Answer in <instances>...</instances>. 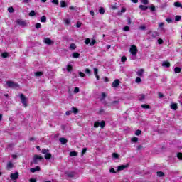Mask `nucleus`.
I'll return each instance as SVG.
<instances>
[{"label": "nucleus", "mask_w": 182, "mask_h": 182, "mask_svg": "<svg viewBox=\"0 0 182 182\" xmlns=\"http://www.w3.org/2000/svg\"><path fill=\"white\" fill-rule=\"evenodd\" d=\"M141 4H144V5L149 4V0H141Z\"/></svg>", "instance_id": "45"}, {"label": "nucleus", "mask_w": 182, "mask_h": 182, "mask_svg": "<svg viewBox=\"0 0 182 182\" xmlns=\"http://www.w3.org/2000/svg\"><path fill=\"white\" fill-rule=\"evenodd\" d=\"M129 167V165H121L119 166L117 168V171H122V170H124V168H127Z\"/></svg>", "instance_id": "12"}, {"label": "nucleus", "mask_w": 182, "mask_h": 182, "mask_svg": "<svg viewBox=\"0 0 182 182\" xmlns=\"http://www.w3.org/2000/svg\"><path fill=\"white\" fill-rule=\"evenodd\" d=\"M175 73H180L181 72V68L180 67H176L174 68Z\"/></svg>", "instance_id": "26"}, {"label": "nucleus", "mask_w": 182, "mask_h": 182, "mask_svg": "<svg viewBox=\"0 0 182 182\" xmlns=\"http://www.w3.org/2000/svg\"><path fill=\"white\" fill-rule=\"evenodd\" d=\"M174 6H176V8H181L182 4H181V3H180L178 1H176L174 3Z\"/></svg>", "instance_id": "24"}, {"label": "nucleus", "mask_w": 182, "mask_h": 182, "mask_svg": "<svg viewBox=\"0 0 182 182\" xmlns=\"http://www.w3.org/2000/svg\"><path fill=\"white\" fill-rule=\"evenodd\" d=\"M85 45H89L90 43V38H86L85 41Z\"/></svg>", "instance_id": "56"}, {"label": "nucleus", "mask_w": 182, "mask_h": 182, "mask_svg": "<svg viewBox=\"0 0 182 182\" xmlns=\"http://www.w3.org/2000/svg\"><path fill=\"white\" fill-rule=\"evenodd\" d=\"M109 172L112 173L113 174H116V171H114V168H113L109 170Z\"/></svg>", "instance_id": "64"}, {"label": "nucleus", "mask_w": 182, "mask_h": 182, "mask_svg": "<svg viewBox=\"0 0 182 182\" xmlns=\"http://www.w3.org/2000/svg\"><path fill=\"white\" fill-rule=\"evenodd\" d=\"M41 153L45 155L46 160H50L52 159V154L49 153V149H42Z\"/></svg>", "instance_id": "1"}, {"label": "nucleus", "mask_w": 182, "mask_h": 182, "mask_svg": "<svg viewBox=\"0 0 182 182\" xmlns=\"http://www.w3.org/2000/svg\"><path fill=\"white\" fill-rule=\"evenodd\" d=\"M14 168V164L12 162H8L7 164V170H11V168Z\"/></svg>", "instance_id": "19"}, {"label": "nucleus", "mask_w": 182, "mask_h": 182, "mask_svg": "<svg viewBox=\"0 0 182 182\" xmlns=\"http://www.w3.org/2000/svg\"><path fill=\"white\" fill-rule=\"evenodd\" d=\"M41 22H43V23L46 22V16H41Z\"/></svg>", "instance_id": "38"}, {"label": "nucleus", "mask_w": 182, "mask_h": 182, "mask_svg": "<svg viewBox=\"0 0 182 182\" xmlns=\"http://www.w3.org/2000/svg\"><path fill=\"white\" fill-rule=\"evenodd\" d=\"M86 151H87V148H83V149L82 151V156H83V154H85L86 153Z\"/></svg>", "instance_id": "59"}, {"label": "nucleus", "mask_w": 182, "mask_h": 182, "mask_svg": "<svg viewBox=\"0 0 182 182\" xmlns=\"http://www.w3.org/2000/svg\"><path fill=\"white\" fill-rule=\"evenodd\" d=\"M171 109H172V110H177V109H178V107L177 106V104L172 103L171 105Z\"/></svg>", "instance_id": "17"}, {"label": "nucleus", "mask_w": 182, "mask_h": 182, "mask_svg": "<svg viewBox=\"0 0 182 182\" xmlns=\"http://www.w3.org/2000/svg\"><path fill=\"white\" fill-rule=\"evenodd\" d=\"M99 12L100 14H101V15H103L105 14V9L103 7H100L99 9Z\"/></svg>", "instance_id": "34"}, {"label": "nucleus", "mask_w": 182, "mask_h": 182, "mask_svg": "<svg viewBox=\"0 0 182 182\" xmlns=\"http://www.w3.org/2000/svg\"><path fill=\"white\" fill-rule=\"evenodd\" d=\"M79 92H80L79 87H75L74 89V93H79Z\"/></svg>", "instance_id": "60"}, {"label": "nucleus", "mask_w": 182, "mask_h": 182, "mask_svg": "<svg viewBox=\"0 0 182 182\" xmlns=\"http://www.w3.org/2000/svg\"><path fill=\"white\" fill-rule=\"evenodd\" d=\"M64 22L65 25H69L70 23V19H64Z\"/></svg>", "instance_id": "53"}, {"label": "nucleus", "mask_w": 182, "mask_h": 182, "mask_svg": "<svg viewBox=\"0 0 182 182\" xmlns=\"http://www.w3.org/2000/svg\"><path fill=\"white\" fill-rule=\"evenodd\" d=\"M175 21H176V22H178L179 21H181V16H176Z\"/></svg>", "instance_id": "37"}, {"label": "nucleus", "mask_w": 182, "mask_h": 182, "mask_svg": "<svg viewBox=\"0 0 182 182\" xmlns=\"http://www.w3.org/2000/svg\"><path fill=\"white\" fill-rule=\"evenodd\" d=\"M131 141H132V143H137V141H139V138L137 137H133L131 139Z\"/></svg>", "instance_id": "31"}, {"label": "nucleus", "mask_w": 182, "mask_h": 182, "mask_svg": "<svg viewBox=\"0 0 182 182\" xmlns=\"http://www.w3.org/2000/svg\"><path fill=\"white\" fill-rule=\"evenodd\" d=\"M148 35L150 36V37L152 39H155V38H157V36H159L160 35V33H159L157 31H149L148 32Z\"/></svg>", "instance_id": "7"}, {"label": "nucleus", "mask_w": 182, "mask_h": 182, "mask_svg": "<svg viewBox=\"0 0 182 182\" xmlns=\"http://www.w3.org/2000/svg\"><path fill=\"white\" fill-rule=\"evenodd\" d=\"M41 26H42V25H41L40 23H36V29H41Z\"/></svg>", "instance_id": "44"}, {"label": "nucleus", "mask_w": 182, "mask_h": 182, "mask_svg": "<svg viewBox=\"0 0 182 182\" xmlns=\"http://www.w3.org/2000/svg\"><path fill=\"white\" fill-rule=\"evenodd\" d=\"M156 174H157L158 177H163V176H164V173H163L161 171H158Z\"/></svg>", "instance_id": "33"}, {"label": "nucleus", "mask_w": 182, "mask_h": 182, "mask_svg": "<svg viewBox=\"0 0 182 182\" xmlns=\"http://www.w3.org/2000/svg\"><path fill=\"white\" fill-rule=\"evenodd\" d=\"M126 11H127L126 7H122L121 11L118 12V15H122V14H124Z\"/></svg>", "instance_id": "21"}, {"label": "nucleus", "mask_w": 182, "mask_h": 182, "mask_svg": "<svg viewBox=\"0 0 182 182\" xmlns=\"http://www.w3.org/2000/svg\"><path fill=\"white\" fill-rule=\"evenodd\" d=\"M8 11L10 14H12L14 12V7H9Z\"/></svg>", "instance_id": "51"}, {"label": "nucleus", "mask_w": 182, "mask_h": 182, "mask_svg": "<svg viewBox=\"0 0 182 182\" xmlns=\"http://www.w3.org/2000/svg\"><path fill=\"white\" fill-rule=\"evenodd\" d=\"M112 157L113 159H117L119 157V155L117 154V153H113Z\"/></svg>", "instance_id": "50"}, {"label": "nucleus", "mask_w": 182, "mask_h": 182, "mask_svg": "<svg viewBox=\"0 0 182 182\" xmlns=\"http://www.w3.org/2000/svg\"><path fill=\"white\" fill-rule=\"evenodd\" d=\"M166 22H168V23H171V22H173V20L170 18H168L166 19Z\"/></svg>", "instance_id": "63"}, {"label": "nucleus", "mask_w": 182, "mask_h": 182, "mask_svg": "<svg viewBox=\"0 0 182 182\" xmlns=\"http://www.w3.org/2000/svg\"><path fill=\"white\" fill-rule=\"evenodd\" d=\"M70 49L71 50H75V49H76V44L75 43H71L70 45Z\"/></svg>", "instance_id": "23"}, {"label": "nucleus", "mask_w": 182, "mask_h": 182, "mask_svg": "<svg viewBox=\"0 0 182 182\" xmlns=\"http://www.w3.org/2000/svg\"><path fill=\"white\" fill-rule=\"evenodd\" d=\"M10 178L11 180H18V178H19V173L16 172L14 173H11Z\"/></svg>", "instance_id": "8"}, {"label": "nucleus", "mask_w": 182, "mask_h": 182, "mask_svg": "<svg viewBox=\"0 0 182 182\" xmlns=\"http://www.w3.org/2000/svg\"><path fill=\"white\" fill-rule=\"evenodd\" d=\"M6 85L8 87H11V89H18V87H19V84L14 82L12 81L6 82Z\"/></svg>", "instance_id": "2"}, {"label": "nucleus", "mask_w": 182, "mask_h": 182, "mask_svg": "<svg viewBox=\"0 0 182 182\" xmlns=\"http://www.w3.org/2000/svg\"><path fill=\"white\" fill-rule=\"evenodd\" d=\"M127 60V58H126V56H122L121 58V61L122 62H126Z\"/></svg>", "instance_id": "52"}, {"label": "nucleus", "mask_w": 182, "mask_h": 182, "mask_svg": "<svg viewBox=\"0 0 182 182\" xmlns=\"http://www.w3.org/2000/svg\"><path fill=\"white\" fill-rule=\"evenodd\" d=\"M100 126L101 129H104L105 126H106V122L105 121H97L94 123V127L97 128Z\"/></svg>", "instance_id": "4"}, {"label": "nucleus", "mask_w": 182, "mask_h": 182, "mask_svg": "<svg viewBox=\"0 0 182 182\" xmlns=\"http://www.w3.org/2000/svg\"><path fill=\"white\" fill-rule=\"evenodd\" d=\"M141 149H143V146H141V145H138L137 146H136V150H141Z\"/></svg>", "instance_id": "62"}, {"label": "nucleus", "mask_w": 182, "mask_h": 182, "mask_svg": "<svg viewBox=\"0 0 182 182\" xmlns=\"http://www.w3.org/2000/svg\"><path fill=\"white\" fill-rule=\"evenodd\" d=\"M123 31H124L125 32H129V31H130V27L125 26L123 28Z\"/></svg>", "instance_id": "46"}, {"label": "nucleus", "mask_w": 182, "mask_h": 182, "mask_svg": "<svg viewBox=\"0 0 182 182\" xmlns=\"http://www.w3.org/2000/svg\"><path fill=\"white\" fill-rule=\"evenodd\" d=\"M136 136H140L141 134V131L140 129H138L135 132Z\"/></svg>", "instance_id": "40"}, {"label": "nucleus", "mask_w": 182, "mask_h": 182, "mask_svg": "<svg viewBox=\"0 0 182 182\" xmlns=\"http://www.w3.org/2000/svg\"><path fill=\"white\" fill-rule=\"evenodd\" d=\"M129 52L132 56H136L137 55V52H139V50H137V46H132L130 47Z\"/></svg>", "instance_id": "3"}, {"label": "nucleus", "mask_w": 182, "mask_h": 182, "mask_svg": "<svg viewBox=\"0 0 182 182\" xmlns=\"http://www.w3.org/2000/svg\"><path fill=\"white\" fill-rule=\"evenodd\" d=\"M97 73H99V70L97 68H94V75H97Z\"/></svg>", "instance_id": "54"}, {"label": "nucleus", "mask_w": 182, "mask_h": 182, "mask_svg": "<svg viewBox=\"0 0 182 182\" xmlns=\"http://www.w3.org/2000/svg\"><path fill=\"white\" fill-rule=\"evenodd\" d=\"M16 23H18V25H20V26H23V27L28 26V24L26 23V22H25L23 20L18 19L16 21Z\"/></svg>", "instance_id": "9"}, {"label": "nucleus", "mask_w": 182, "mask_h": 182, "mask_svg": "<svg viewBox=\"0 0 182 182\" xmlns=\"http://www.w3.org/2000/svg\"><path fill=\"white\" fill-rule=\"evenodd\" d=\"M72 69H73V67L72 66V65H67L68 72H72Z\"/></svg>", "instance_id": "32"}, {"label": "nucleus", "mask_w": 182, "mask_h": 182, "mask_svg": "<svg viewBox=\"0 0 182 182\" xmlns=\"http://www.w3.org/2000/svg\"><path fill=\"white\" fill-rule=\"evenodd\" d=\"M139 29H140L141 31H146V26H144V25L140 26H139Z\"/></svg>", "instance_id": "48"}, {"label": "nucleus", "mask_w": 182, "mask_h": 182, "mask_svg": "<svg viewBox=\"0 0 182 182\" xmlns=\"http://www.w3.org/2000/svg\"><path fill=\"white\" fill-rule=\"evenodd\" d=\"M136 83H140L141 82V78L136 77L135 80Z\"/></svg>", "instance_id": "55"}, {"label": "nucleus", "mask_w": 182, "mask_h": 182, "mask_svg": "<svg viewBox=\"0 0 182 182\" xmlns=\"http://www.w3.org/2000/svg\"><path fill=\"white\" fill-rule=\"evenodd\" d=\"M85 73L87 75H90L92 73V71L89 68L85 69Z\"/></svg>", "instance_id": "47"}, {"label": "nucleus", "mask_w": 182, "mask_h": 182, "mask_svg": "<svg viewBox=\"0 0 182 182\" xmlns=\"http://www.w3.org/2000/svg\"><path fill=\"white\" fill-rule=\"evenodd\" d=\"M15 146V144H9L7 146V150L9 149H12Z\"/></svg>", "instance_id": "43"}, {"label": "nucleus", "mask_w": 182, "mask_h": 182, "mask_svg": "<svg viewBox=\"0 0 182 182\" xmlns=\"http://www.w3.org/2000/svg\"><path fill=\"white\" fill-rule=\"evenodd\" d=\"M177 157L179 160H182V153L181 152L178 153Z\"/></svg>", "instance_id": "41"}, {"label": "nucleus", "mask_w": 182, "mask_h": 182, "mask_svg": "<svg viewBox=\"0 0 182 182\" xmlns=\"http://www.w3.org/2000/svg\"><path fill=\"white\" fill-rule=\"evenodd\" d=\"M59 141L61 144H66V143H68V139L64 137H60L59 138Z\"/></svg>", "instance_id": "13"}, {"label": "nucleus", "mask_w": 182, "mask_h": 182, "mask_svg": "<svg viewBox=\"0 0 182 182\" xmlns=\"http://www.w3.org/2000/svg\"><path fill=\"white\" fill-rule=\"evenodd\" d=\"M95 43H96V40H92V42L90 43V46H94Z\"/></svg>", "instance_id": "58"}, {"label": "nucleus", "mask_w": 182, "mask_h": 182, "mask_svg": "<svg viewBox=\"0 0 182 182\" xmlns=\"http://www.w3.org/2000/svg\"><path fill=\"white\" fill-rule=\"evenodd\" d=\"M119 103H120V101L119 100L112 101L111 102V106H116V105H119Z\"/></svg>", "instance_id": "27"}, {"label": "nucleus", "mask_w": 182, "mask_h": 182, "mask_svg": "<svg viewBox=\"0 0 182 182\" xmlns=\"http://www.w3.org/2000/svg\"><path fill=\"white\" fill-rule=\"evenodd\" d=\"M72 56H73V58H74L75 59H77L78 58H80V54H79V53L75 52V53H73Z\"/></svg>", "instance_id": "18"}, {"label": "nucleus", "mask_w": 182, "mask_h": 182, "mask_svg": "<svg viewBox=\"0 0 182 182\" xmlns=\"http://www.w3.org/2000/svg\"><path fill=\"white\" fill-rule=\"evenodd\" d=\"M43 42L46 43V45H52V43H53V41H52V40L49 38H45Z\"/></svg>", "instance_id": "10"}, {"label": "nucleus", "mask_w": 182, "mask_h": 182, "mask_svg": "<svg viewBox=\"0 0 182 182\" xmlns=\"http://www.w3.org/2000/svg\"><path fill=\"white\" fill-rule=\"evenodd\" d=\"M73 113L76 114L78 113L79 110L77 109V108H75L74 107H72V111Z\"/></svg>", "instance_id": "35"}, {"label": "nucleus", "mask_w": 182, "mask_h": 182, "mask_svg": "<svg viewBox=\"0 0 182 182\" xmlns=\"http://www.w3.org/2000/svg\"><path fill=\"white\" fill-rule=\"evenodd\" d=\"M79 75L80 77H85L86 76V75L81 71L79 72Z\"/></svg>", "instance_id": "49"}, {"label": "nucleus", "mask_w": 182, "mask_h": 182, "mask_svg": "<svg viewBox=\"0 0 182 182\" xmlns=\"http://www.w3.org/2000/svg\"><path fill=\"white\" fill-rule=\"evenodd\" d=\"M35 15H36V14L35 13V11L32 10L30 13H29V16H35Z\"/></svg>", "instance_id": "42"}, {"label": "nucleus", "mask_w": 182, "mask_h": 182, "mask_svg": "<svg viewBox=\"0 0 182 182\" xmlns=\"http://www.w3.org/2000/svg\"><path fill=\"white\" fill-rule=\"evenodd\" d=\"M143 73H144V70L141 68L136 72L137 76L141 77L143 76Z\"/></svg>", "instance_id": "14"}, {"label": "nucleus", "mask_w": 182, "mask_h": 182, "mask_svg": "<svg viewBox=\"0 0 182 182\" xmlns=\"http://www.w3.org/2000/svg\"><path fill=\"white\" fill-rule=\"evenodd\" d=\"M106 93L105 92H102V97L100 99V102L105 100V99H106Z\"/></svg>", "instance_id": "29"}, {"label": "nucleus", "mask_w": 182, "mask_h": 182, "mask_svg": "<svg viewBox=\"0 0 182 182\" xmlns=\"http://www.w3.org/2000/svg\"><path fill=\"white\" fill-rule=\"evenodd\" d=\"M41 160H43V157L39 156V155H34L33 158V164H38L39 161Z\"/></svg>", "instance_id": "5"}, {"label": "nucleus", "mask_w": 182, "mask_h": 182, "mask_svg": "<svg viewBox=\"0 0 182 182\" xmlns=\"http://www.w3.org/2000/svg\"><path fill=\"white\" fill-rule=\"evenodd\" d=\"M163 39H161V38H159V39H158V43H159V45H162V43H163Z\"/></svg>", "instance_id": "61"}, {"label": "nucleus", "mask_w": 182, "mask_h": 182, "mask_svg": "<svg viewBox=\"0 0 182 182\" xmlns=\"http://www.w3.org/2000/svg\"><path fill=\"white\" fill-rule=\"evenodd\" d=\"M141 107H142V109H150V105L143 104V105H141Z\"/></svg>", "instance_id": "30"}, {"label": "nucleus", "mask_w": 182, "mask_h": 182, "mask_svg": "<svg viewBox=\"0 0 182 182\" xmlns=\"http://www.w3.org/2000/svg\"><path fill=\"white\" fill-rule=\"evenodd\" d=\"M43 75V73L42 71L36 72L34 73V75L36 77L42 76Z\"/></svg>", "instance_id": "25"}, {"label": "nucleus", "mask_w": 182, "mask_h": 182, "mask_svg": "<svg viewBox=\"0 0 182 182\" xmlns=\"http://www.w3.org/2000/svg\"><path fill=\"white\" fill-rule=\"evenodd\" d=\"M2 58H8L9 56V54L7 52L1 53Z\"/></svg>", "instance_id": "36"}, {"label": "nucleus", "mask_w": 182, "mask_h": 182, "mask_svg": "<svg viewBox=\"0 0 182 182\" xmlns=\"http://www.w3.org/2000/svg\"><path fill=\"white\" fill-rule=\"evenodd\" d=\"M60 4L61 8H66V6H67L66 2H65L64 1H61Z\"/></svg>", "instance_id": "28"}, {"label": "nucleus", "mask_w": 182, "mask_h": 182, "mask_svg": "<svg viewBox=\"0 0 182 182\" xmlns=\"http://www.w3.org/2000/svg\"><path fill=\"white\" fill-rule=\"evenodd\" d=\"M20 99L21 100L23 106H24V107H26V106H28V104L26 103V102L28 101V98H26V97H25L23 94H21Z\"/></svg>", "instance_id": "6"}, {"label": "nucleus", "mask_w": 182, "mask_h": 182, "mask_svg": "<svg viewBox=\"0 0 182 182\" xmlns=\"http://www.w3.org/2000/svg\"><path fill=\"white\" fill-rule=\"evenodd\" d=\"M52 3L55 5H59V0H52Z\"/></svg>", "instance_id": "57"}, {"label": "nucleus", "mask_w": 182, "mask_h": 182, "mask_svg": "<svg viewBox=\"0 0 182 182\" xmlns=\"http://www.w3.org/2000/svg\"><path fill=\"white\" fill-rule=\"evenodd\" d=\"M149 9H151V12H154V11H156V6L154 5H151Z\"/></svg>", "instance_id": "39"}, {"label": "nucleus", "mask_w": 182, "mask_h": 182, "mask_svg": "<svg viewBox=\"0 0 182 182\" xmlns=\"http://www.w3.org/2000/svg\"><path fill=\"white\" fill-rule=\"evenodd\" d=\"M65 174H66V176L68 177H70V178L75 177V173L74 172H69V171H68V172L65 173Z\"/></svg>", "instance_id": "15"}, {"label": "nucleus", "mask_w": 182, "mask_h": 182, "mask_svg": "<svg viewBox=\"0 0 182 182\" xmlns=\"http://www.w3.org/2000/svg\"><path fill=\"white\" fill-rule=\"evenodd\" d=\"M139 9H141V11H147V9H149V7L141 4L139 5Z\"/></svg>", "instance_id": "20"}, {"label": "nucleus", "mask_w": 182, "mask_h": 182, "mask_svg": "<svg viewBox=\"0 0 182 182\" xmlns=\"http://www.w3.org/2000/svg\"><path fill=\"white\" fill-rule=\"evenodd\" d=\"M76 156H77V152L76 151L70 152V157H76Z\"/></svg>", "instance_id": "22"}, {"label": "nucleus", "mask_w": 182, "mask_h": 182, "mask_svg": "<svg viewBox=\"0 0 182 182\" xmlns=\"http://www.w3.org/2000/svg\"><path fill=\"white\" fill-rule=\"evenodd\" d=\"M162 66H164V68H170V63L168 61H164Z\"/></svg>", "instance_id": "16"}, {"label": "nucleus", "mask_w": 182, "mask_h": 182, "mask_svg": "<svg viewBox=\"0 0 182 182\" xmlns=\"http://www.w3.org/2000/svg\"><path fill=\"white\" fill-rule=\"evenodd\" d=\"M120 85V81L119 80H115L112 82V87H118L119 85Z\"/></svg>", "instance_id": "11"}]
</instances>
